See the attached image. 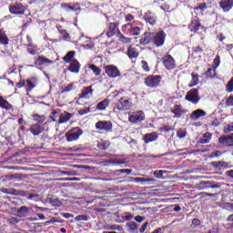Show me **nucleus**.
<instances>
[{
	"mask_svg": "<svg viewBox=\"0 0 233 233\" xmlns=\"http://www.w3.org/2000/svg\"><path fill=\"white\" fill-rule=\"evenodd\" d=\"M132 108V101L127 97H121L114 107L115 112H125Z\"/></svg>",
	"mask_w": 233,
	"mask_h": 233,
	"instance_id": "f257e3e1",
	"label": "nucleus"
},
{
	"mask_svg": "<svg viewBox=\"0 0 233 233\" xmlns=\"http://www.w3.org/2000/svg\"><path fill=\"white\" fill-rule=\"evenodd\" d=\"M186 101L192 103L193 105H198L201 100V96H199V91L197 88L190 89L186 96Z\"/></svg>",
	"mask_w": 233,
	"mask_h": 233,
	"instance_id": "f03ea898",
	"label": "nucleus"
},
{
	"mask_svg": "<svg viewBox=\"0 0 233 233\" xmlns=\"http://www.w3.org/2000/svg\"><path fill=\"white\" fill-rule=\"evenodd\" d=\"M167 39V33L165 31H158L151 36V41L157 46H163L165 40Z\"/></svg>",
	"mask_w": 233,
	"mask_h": 233,
	"instance_id": "7ed1b4c3",
	"label": "nucleus"
},
{
	"mask_svg": "<svg viewBox=\"0 0 233 233\" xmlns=\"http://www.w3.org/2000/svg\"><path fill=\"white\" fill-rule=\"evenodd\" d=\"M81 136H83V129L80 127H73L66 134V137L69 142L77 141Z\"/></svg>",
	"mask_w": 233,
	"mask_h": 233,
	"instance_id": "20e7f679",
	"label": "nucleus"
},
{
	"mask_svg": "<svg viewBox=\"0 0 233 233\" xmlns=\"http://www.w3.org/2000/svg\"><path fill=\"white\" fill-rule=\"evenodd\" d=\"M161 76H148L145 78V85L149 88H156L161 84Z\"/></svg>",
	"mask_w": 233,
	"mask_h": 233,
	"instance_id": "39448f33",
	"label": "nucleus"
},
{
	"mask_svg": "<svg viewBox=\"0 0 233 233\" xmlns=\"http://www.w3.org/2000/svg\"><path fill=\"white\" fill-rule=\"evenodd\" d=\"M128 121L129 123H134L135 125H137V123H141V121H145V112L139 110L129 113Z\"/></svg>",
	"mask_w": 233,
	"mask_h": 233,
	"instance_id": "423d86ee",
	"label": "nucleus"
},
{
	"mask_svg": "<svg viewBox=\"0 0 233 233\" xmlns=\"http://www.w3.org/2000/svg\"><path fill=\"white\" fill-rule=\"evenodd\" d=\"M105 72L107 76V77H112L115 79V77H119L121 76V71H119V68L114 65H107L105 66Z\"/></svg>",
	"mask_w": 233,
	"mask_h": 233,
	"instance_id": "0eeeda50",
	"label": "nucleus"
},
{
	"mask_svg": "<svg viewBox=\"0 0 233 233\" xmlns=\"http://www.w3.org/2000/svg\"><path fill=\"white\" fill-rule=\"evenodd\" d=\"M25 10L26 8H25V5H23V4L16 3L9 5L10 14H13L15 15H23Z\"/></svg>",
	"mask_w": 233,
	"mask_h": 233,
	"instance_id": "6e6552de",
	"label": "nucleus"
},
{
	"mask_svg": "<svg viewBox=\"0 0 233 233\" xmlns=\"http://www.w3.org/2000/svg\"><path fill=\"white\" fill-rule=\"evenodd\" d=\"M162 63L167 70H174L176 68V59L170 55L164 56Z\"/></svg>",
	"mask_w": 233,
	"mask_h": 233,
	"instance_id": "1a4fd4ad",
	"label": "nucleus"
},
{
	"mask_svg": "<svg viewBox=\"0 0 233 233\" xmlns=\"http://www.w3.org/2000/svg\"><path fill=\"white\" fill-rule=\"evenodd\" d=\"M197 190H207V188H219L217 184H212V181L202 180L197 184Z\"/></svg>",
	"mask_w": 233,
	"mask_h": 233,
	"instance_id": "9d476101",
	"label": "nucleus"
},
{
	"mask_svg": "<svg viewBox=\"0 0 233 233\" xmlns=\"http://www.w3.org/2000/svg\"><path fill=\"white\" fill-rule=\"evenodd\" d=\"M122 30H126L130 35H139L141 29L138 26H134L128 23L123 25Z\"/></svg>",
	"mask_w": 233,
	"mask_h": 233,
	"instance_id": "9b49d317",
	"label": "nucleus"
},
{
	"mask_svg": "<svg viewBox=\"0 0 233 233\" xmlns=\"http://www.w3.org/2000/svg\"><path fill=\"white\" fill-rule=\"evenodd\" d=\"M96 130H106V132H112V122L110 121H98L96 124Z\"/></svg>",
	"mask_w": 233,
	"mask_h": 233,
	"instance_id": "f8f14e48",
	"label": "nucleus"
},
{
	"mask_svg": "<svg viewBox=\"0 0 233 233\" xmlns=\"http://www.w3.org/2000/svg\"><path fill=\"white\" fill-rule=\"evenodd\" d=\"M218 143H220V145H227V147H233V133L220 137Z\"/></svg>",
	"mask_w": 233,
	"mask_h": 233,
	"instance_id": "ddd939ff",
	"label": "nucleus"
},
{
	"mask_svg": "<svg viewBox=\"0 0 233 233\" xmlns=\"http://www.w3.org/2000/svg\"><path fill=\"white\" fill-rule=\"evenodd\" d=\"M127 56L129 59H136L139 56V46H130L127 48Z\"/></svg>",
	"mask_w": 233,
	"mask_h": 233,
	"instance_id": "4468645a",
	"label": "nucleus"
},
{
	"mask_svg": "<svg viewBox=\"0 0 233 233\" xmlns=\"http://www.w3.org/2000/svg\"><path fill=\"white\" fill-rule=\"evenodd\" d=\"M201 26V23H199V18L195 16L192 18L191 23L188 25V29L190 32H198Z\"/></svg>",
	"mask_w": 233,
	"mask_h": 233,
	"instance_id": "2eb2a0df",
	"label": "nucleus"
},
{
	"mask_svg": "<svg viewBox=\"0 0 233 233\" xmlns=\"http://www.w3.org/2000/svg\"><path fill=\"white\" fill-rule=\"evenodd\" d=\"M144 19L145 21H147V23H148L151 25H156L157 21V16H156V14L147 11L145 15H144Z\"/></svg>",
	"mask_w": 233,
	"mask_h": 233,
	"instance_id": "dca6fc26",
	"label": "nucleus"
},
{
	"mask_svg": "<svg viewBox=\"0 0 233 233\" xmlns=\"http://www.w3.org/2000/svg\"><path fill=\"white\" fill-rule=\"evenodd\" d=\"M73 116L74 115H72V113L64 111L63 113H61L59 115L58 124L63 125L65 123H68V121H70V119H72Z\"/></svg>",
	"mask_w": 233,
	"mask_h": 233,
	"instance_id": "f3484780",
	"label": "nucleus"
},
{
	"mask_svg": "<svg viewBox=\"0 0 233 233\" xmlns=\"http://www.w3.org/2000/svg\"><path fill=\"white\" fill-rule=\"evenodd\" d=\"M171 112H172V114H175V117H181V116H183V114H187V112H188V110L183 108L179 105H175L174 108L171 110Z\"/></svg>",
	"mask_w": 233,
	"mask_h": 233,
	"instance_id": "a211bd4d",
	"label": "nucleus"
},
{
	"mask_svg": "<svg viewBox=\"0 0 233 233\" xmlns=\"http://www.w3.org/2000/svg\"><path fill=\"white\" fill-rule=\"evenodd\" d=\"M219 6L222 8L223 12H228L232 9L233 0H220Z\"/></svg>",
	"mask_w": 233,
	"mask_h": 233,
	"instance_id": "6ab92c4d",
	"label": "nucleus"
},
{
	"mask_svg": "<svg viewBox=\"0 0 233 233\" xmlns=\"http://www.w3.org/2000/svg\"><path fill=\"white\" fill-rule=\"evenodd\" d=\"M117 23H109L108 25V32H106L107 37H112V35H116L119 32V28L117 27Z\"/></svg>",
	"mask_w": 233,
	"mask_h": 233,
	"instance_id": "aec40b11",
	"label": "nucleus"
},
{
	"mask_svg": "<svg viewBox=\"0 0 233 233\" xmlns=\"http://www.w3.org/2000/svg\"><path fill=\"white\" fill-rule=\"evenodd\" d=\"M205 116H207V112L202 109H197L191 113L190 119L193 121H198L199 117H205Z\"/></svg>",
	"mask_w": 233,
	"mask_h": 233,
	"instance_id": "412c9836",
	"label": "nucleus"
},
{
	"mask_svg": "<svg viewBox=\"0 0 233 233\" xmlns=\"http://www.w3.org/2000/svg\"><path fill=\"white\" fill-rule=\"evenodd\" d=\"M80 68H81V64H79V61L74 59L71 61L68 70L69 72H73L74 74H79Z\"/></svg>",
	"mask_w": 233,
	"mask_h": 233,
	"instance_id": "4be33fe9",
	"label": "nucleus"
},
{
	"mask_svg": "<svg viewBox=\"0 0 233 233\" xmlns=\"http://www.w3.org/2000/svg\"><path fill=\"white\" fill-rule=\"evenodd\" d=\"M157 133L153 132V133H147L143 137V140L145 143H152L153 141H157Z\"/></svg>",
	"mask_w": 233,
	"mask_h": 233,
	"instance_id": "5701e85b",
	"label": "nucleus"
},
{
	"mask_svg": "<svg viewBox=\"0 0 233 233\" xmlns=\"http://www.w3.org/2000/svg\"><path fill=\"white\" fill-rule=\"evenodd\" d=\"M212 139V134L209 132L205 133L202 137H199V140L197 142L198 145H207L210 143Z\"/></svg>",
	"mask_w": 233,
	"mask_h": 233,
	"instance_id": "b1692460",
	"label": "nucleus"
},
{
	"mask_svg": "<svg viewBox=\"0 0 233 233\" xmlns=\"http://www.w3.org/2000/svg\"><path fill=\"white\" fill-rule=\"evenodd\" d=\"M62 8L66 12H77L81 10V7L79 6V4H75L74 5H70L68 4H62Z\"/></svg>",
	"mask_w": 233,
	"mask_h": 233,
	"instance_id": "393cba45",
	"label": "nucleus"
},
{
	"mask_svg": "<svg viewBox=\"0 0 233 233\" xmlns=\"http://www.w3.org/2000/svg\"><path fill=\"white\" fill-rule=\"evenodd\" d=\"M29 130L33 136H39V134L43 132V127L39 124H34L31 126Z\"/></svg>",
	"mask_w": 233,
	"mask_h": 233,
	"instance_id": "a878e982",
	"label": "nucleus"
},
{
	"mask_svg": "<svg viewBox=\"0 0 233 233\" xmlns=\"http://www.w3.org/2000/svg\"><path fill=\"white\" fill-rule=\"evenodd\" d=\"M150 41H152V35L150 33H145L140 40H139V43L140 45H148V43H150Z\"/></svg>",
	"mask_w": 233,
	"mask_h": 233,
	"instance_id": "bb28decb",
	"label": "nucleus"
},
{
	"mask_svg": "<svg viewBox=\"0 0 233 233\" xmlns=\"http://www.w3.org/2000/svg\"><path fill=\"white\" fill-rule=\"evenodd\" d=\"M25 86H28L27 92H31V90H34L35 88V84L37 83V78L33 77L31 79H27L25 81Z\"/></svg>",
	"mask_w": 233,
	"mask_h": 233,
	"instance_id": "cd10ccee",
	"label": "nucleus"
},
{
	"mask_svg": "<svg viewBox=\"0 0 233 233\" xmlns=\"http://www.w3.org/2000/svg\"><path fill=\"white\" fill-rule=\"evenodd\" d=\"M108 105H110V100L106 98L96 105V110H106Z\"/></svg>",
	"mask_w": 233,
	"mask_h": 233,
	"instance_id": "c85d7f7f",
	"label": "nucleus"
},
{
	"mask_svg": "<svg viewBox=\"0 0 233 233\" xmlns=\"http://www.w3.org/2000/svg\"><path fill=\"white\" fill-rule=\"evenodd\" d=\"M126 227H127V230L131 233H136L138 228V225L134 221L127 222L126 224Z\"/></svg>",
	"mask_w": 233,
	"mask_h": 233,
	"instance_id": "c756f323",
	"label": "nucleus"
},
{
	"mask_svg": "<svg viewBox=\"0 0 233 233\" xmlns=\"http://www.w3.org/2000/svg\"><path fill=\"white\" fill-rule=\"evenodd\" d=\"M9 40L8 36L6 35V33L3 29H0V45H4V46H6L8 45Z\"/></svg>",
	"mask_w": 233,
	"mask_h": 233,
	"instance_id": "7c9ffc66",
	"label": "nucleus"
},
{
	"mask_svg": "<svg viewBox=\"0 0 233 233\" xmlns=\"http://www.w3.org/2000/svg\"><path fill=\"white\" fill-rule=\"evenodd\" d=\"M191 77V81L188 85L189 88L197 86V85H198L199 83V76H198V74L192 73Z\"/></svg>",
	"mask_w": 233,
	"mask_h": 233,
	"instance_id": "2f4dec72",
	"label": "nucleus"
},
{
	"mask_svg": "<svg viewBox=\"0 0 233 233\" xmlns=\"http://www.w3.org/2000/svg\"><path fill=\"white\" fill-rule=\"evenodd\" d=\"M0 108H4L5 110H12V105L9 104L6 99H4L3 96H0Z\"/></svg>",
	"mask_w": 233,
	"mask_h": 233,
	"instance_id": "473e14b6",
	"label": "nucleus"
},
{
	"mask_svg": "<svg viewBox=\"0 0 233 233\" xmlns=\"http://www.w3.org/2000/svg\"><path fill=\"white\" fill-rule=\"evenodd\" d=\"M93 92L94 89H92V86H86L82 90L81 97L88 98L92 96Z\"/></svg>",
	"mask_w": 233,
	"mask_h": 233,
	"instance_id": "72a5a7b5",
	"label": "nucleus"
},
{
	"mask_svg": "<svg viewBox=\"0 0 233 233\" xmlns=\"http://www.w3.org/2000/svg\"><path fill=\"white\" fill-rule=\"evenodd\" d=\"M110 147V142L106 140H101L97 143V148L100 150H107Z\"/></svg>",
	"mask_w": 233,
	"mask_h": 233,
	"instance_id": "f704fd0d",
	"label": "nucleus"
},
{
	"mask_svg": "<svg viewBox=\"0 0 233 233\" xmlns=\"http://www.w3.org/2000/svg\"><path fill=\"white\" fill-rule=\"evenodd\" d=\"M1 192H3V194H9L10 196H19V191L15 188H2Z\"/></svg>",
	"mask_w": 233,
	"mask_h": 233,
	"instance_id": "c9c22d12",
	"label": "nucleus"
},
{
	"mask_svg": "<svg viewBox=\"0 0 233 233\" xmlns=\"http://www.w3.org/2000/svg\"><path fill=\"white\" fill-rule=\"evenodd\" d=\"M134 181H136V183H154L156 179L145 178V177H135Z\"/></svg>",
	"mask_w": 233,
	"mask_h": 233,
	"instance_id": "e433bc0d",
	"label": "nucleus"
},
{
	"mask_svg": "<svg viewBox=\"0 0 233 233\" xmlns=\"http://www.w3.org/2000/svg\"><path fill=\"white\" fill-rule=\"evenodd\" d=\"M76 56V51H69L65 56L64 61L66 63H70L72 59H74V56Z\"/></svg>",
	"mask_w": 233,
	"mask_h": 233,
	"instance_id": "4c0bfd02",
	"label": "nucleus"
},
{
	"mask_svg": "<svg viewBox=\"0 0 233 233\" xmlns=\"http://www.w3.org/2000/svg\"><path fill=\"white\" fill-rule=\"evenodd\" d=\"M75 87H76V83H71L66 86L63 87L61 94H66V92H72V90H74Z\"/></svg>",
	"mask_w": 233,
	"mask_h": 233,
	"instance_id": "58836bf2",
	"label": "nucleus"
},
{
	"mask_svg": "<svg viewBox=\"0 0 233 233\" xmlns=\"http://www.w3.org/2000/svg\"><path fill=\"white\" fill-rule=\"evenodd\" d=\"M45 63H52V60L44 56H38V58L35 60V65H45Z\"/></svg>",
	"mask_w": 233,
	"mask_h": 233,
	"instance_id": "ea45409f",
	"label": "nucleus"
},
{
	"mask_svg": "<svg viewBox=\"0 0 233 233\" xmlns=\"http://www.w3.org/2000/svg\"><path fill=\"white\" fill-rule=\"evenodd\" d=\"M213 165L217 168H227L228 167V164L227 162H224V161L213 162Z\"/></svg>",
	"mask_w": 233,
	"mask_h": 233,
	"instance_id": "a19ab883",
	"label": "nucleus"
},
{
	"mask_svg": "<svg viewBox=\"0 0 233 233\" xmlns=\"http://www.w3.org/2000/svg\"><path fill=\"white\" fill-rule=\"evenodd\" d=\"M206 77H214L216 76V67H209L206 73H205Z\"/></svg>",
	"mask_w": 233,
	"mask_h": 233,
	"instance_id": "79ce46f5",
	"label": "nucleus"
},
{
	"mask_svg": "<svg viewBox=\"0 0 233 233\" xmlns=\"http://www.w3.org/2000/svg\"><path fill=\"white\" fill-rule=\"evenodd\" d=\"M17 214L20 216V217H23V216H26V214H28V208L23 206L21 208H19L17 209Z\"/></svg>",
	"mask_w": 233,
	"mask_h": 233,
	"instance_id": "37998d69",
	"label": "nucleus"
},
{
	"mask_svg": "<svg viewBox=\"0 0 233 233\" xmlns=\"http://www.w3.org/2000/svg\"><path fill=\"white\" fill-rule=\"evenodd\" d=\"M89 68L94 72L95 76H101V68L97 67V66L90 65Z\"/></svg>",
	"mask_w": 233,
	"mask_h": 233,
	"instance_id": "c03bdc74",
	"label": "nucleus"
},
{
	"mask_svg": "<svg viewBox=\"0 0 233 233\" xmlns=\"http://www.w3.org/2000/svg\"><path fill=\"white\" fill-rule=\"evenodd\" d=\"M230 132H233V122H231L229 124H226L224 126V133L230 134Z\"/></svg>",
	"mask_w": 233,
	"mask_h": 233,
	"instance_id": "a18cd8bd",
	"label": "nucleus"
},
{
	"mask_svg": "<svg viewBox=\"0 0 233 233\" xmlns=\"http://www.w3.org/2000/svg\"><path fill=\"white\" fill-rule=\"evenodd\" d=\"M163 174H167V171H165V170H156L154 172L155 177H157L158 179H161L163 177Z\"/></svg>",
	"mask_w": 233,
	"mask_h": 233,
	"instance_id": "49530a36",
	"label": "nucleus"
},
{
	"mask_svg": "<svg viewBox=\"0 0 233 233\" xmlns=\"http://www.w3.org/2000/svg\"><path fill=\"white\" fill-rule=\"evenodd\" d=\"M227 92H233V77L228 82L226 86Z\"/></svg>",
	"mask_w": 233,
	"mask_h": 233,
	"instance_id": "de8ad7c7",
	"label": "nucleus"
},
{
	"mask_svg": "<svg viewBox=\"0 0 233 233\" xmlns=\"http://www.w3.org/2000/svg\"><path fill=\"white\" fill-rule=\"evenodd\" d=\"M208 6L205 3L200 4L199 5L194 7V10H200V12H205Z\"/></svg>",
	"mask_w": 233,
	"mask_h": 233,
	"instance_id": "09e8293b",
	"label": "nucleus"
},
{
	"mask_svg": "<svg viewBox=\"0 0 233 233\" xmlns=\"http://www.w3.org/2000/svg\"><path fill=\"white\" fill-rule=\"evenodd\" d=\"M177 136L179 137V139H183V137H187V131L185 129H179L177 132Z\"/></svg>",
	"mask_w": 233,
	"mask_h": 233,
	"instance_id": "8fccbe9b",
	"label": "nucleus"
},
{
	"mask_svg": "<svg viewBox=\"0 0 233 233\" xmlns=\"http://www.w3.org/2000/svg\"><path fill=\"white\" fill-rule=\"evenodd\" d=\"M35 121H38V123H43L45 121V116H39L38 114H35L33 116Z\"/></svg>",
	"mask_w": 233,
	"mask_h": 233,
	"instance_id": "3c124183",
	"label": "nucleus"
},
{
	"mask_svg": "<svg viewBox=\"0 0 233 233\" xmlns=\"http://www.w3.org/2000/svg\"><path fill=\"white\" fill-rule=\"evenodd\" d=\"M119 39H120L121 43H125V44L132 43V39H130L123 35H120Z\"/></svg>",
	"mask_w": 233,
	"mask_h": 233,
	"instance_id": "603ef678",
	"label": "nucleus"
},
{
	"mask_svg": "<svg viewBox=\"0 0 233 233\" xmlns=\"http://www.w3.org/2000/svg\"><path fill=\"white\" fill-rule=\"evenodd\" d=\"M200 225H201V220H199L198 218H194L192 220L191 228H196V227H199Z\"/></svg>",
	"mask_w": 233,
	"mask_h": 233,
	"instance_id": "864d4df0",
	"label": "nucleus"
},
{
	"mask_svg": "<svg viewBox=\"0 0 233 233\" xmlns=\"http://www.w3.org/2000/svg\"><path fill=\"white\" fill-rule=\"evenodd\" d=\"M28 54H31V56H39V49H34V48H27Z\"/></svg>",
	"mask_w": 233,
	"mask_h": 233,
	"instance_id": "5fc2aeb1",
	"label": "nucleus"
},
{
	"mask_svg": "<svg viewBox=\"0 0 233 233\" xmlns=\"http://www.w3.org/2000/svg\"><path fill=\"white\" fill-rule=\"evenodd\" d=\"M90 112V107H84L78 110L79 116H85V114H88Z\"/></svg>",
	"mask_w": 233,
	"mask_h": 233,
	"instance_id": "6e6d98bb",
	"label": "nucleus"
},
{
	"mask_svg": "<svg viewBox=\"0 0 233 233\" xmlns=\"http://www.w3.org/2000/svg\"><path fill=\"white\" fill-rule=\"evenodd\" d=\"M141 65H142L143 70H145L146 72H150V67H148V63L147 61L143 60L141 62Z\"/></svg>",
	"mask_w": 233,
	"mask_h": 233,
	"instance_id": "4d7b16f0",
	"label": "nucleus"
},
{
	"mask_svg": "<svg viewBox=\"0 0 233 233\" xmlns=\"http://www.w3.org/2000/svg\"><path fill=\"white\" fill-rule=\"evenodd\" d=\"M123 218L125 221H130L134 218V215H132L130 212H126Z\"/></svg>",
	"mask_w": 233,
	"mask_h": 233,
	"instance_id": "13d9d810",
	"label": "nucleus"
},
{
	"mask_svg": "<svg viewBox=\"0 0 233 233\" xmlns=\"http://www.w3.org/2000/svg\"><path fill=\"white\" fill-rule=\"evenodd\" d=\"M223 153L220 150H216L210 154L209 157H219Z\"/></svg>",
	"mask_w": 233,
	"mask_h": 233,
	"instance_id": "bf43d9fd",
	"label": "nucleus"
},
{
	"mask_svg": "<svg viewBox=\"0 0 233 233\" xmlns=\"http://www.w3.org/2000/svg\"><path fill=\"white\" fill-rule=\"evenodd\" d=\"M226 106H233V96H230L226 100Z\"/></svg>",
	"mask_w": 233,
	"mask_h": 233,
	"instance_id": "052dcab7",
	"label": "nucleus"
},
{
	"mask_svg": "<svg viewBox=\"0 0 233 233\" xmlns=\"http://www.w3.org/2000/svg\"><path fill=\"white\" fill-rule=\"evenodd\" d=\"M213 63H214V66H215V67H213V68L217 69L218 66H219V64H220L219 56H217L215 57Z\"/></svg>",
	"mask_w": 233,
	"mask_h": 233,
	"instance_id": "680f3d73",
	"label": "nucleus"
},
{
	"mask_svg": "<svg viewBox=\"0 0 233 233\" xmlns=\"http://www.w3.org/2000/svg\"><path fill=\"white\" fill-rule=\"evenodd\" d=\"M88 218L83 215H79L76 217V221H87Z\"/></svg>",
	"mask_w": 233,
	"mask_h": 233,
	"instance_id": "e2e57ef3",
	"label": "nucleus"
},
{
	"mask_svg": "<svg viewBox=\"0 0 233 233\" xmlns=\"http://www.w3.org/2000/svg\"><path fill=\"white\" fill-rule=\"evenodd\" d=\"M135 221H137V223H143V221H145V217L137 216L135 217Z\"/></svg>",
	"mask_w": 233,
	"mask_h": 233,
	"instance_id": "0e129e2a",
	"label": "nucleus"
},
{
	"mask_svg": "<svg viewBox=\"0 0 233 233\" xmlns=\"http://www.w3.org/2000/svg\"><path fill=\"white\" fill-rule=\"evenodd\" d=\"M147 227H148V222H146L142 225V227L139 228V232L144 233L145 230H147Z\"/></svg>",
	"mask_w": 233,
	"mask_h": 233,
	"instance_id": "69168bd1",
	"label": "nucleus"
},
{
	"mask_svg": "<svg viewBox=\"0 0 233 233\" xmlns=\"http://www.w3.org/2000/svg\"><path fill=\"white\" fill-rule=\"evenodd\" d=\"M131 21H134V15L128 14L126 15V22L130 23Z\"/></svg>",
	"mask_w": 233,
	"mask_h": 233,
	"instance_id": "338daca9",
	"label": "nucleus"
},
{
	"mask_svg": "<svg viewBox=\"0 0 233 233\" xmlns=\"http://www.w3.org/2000/svg\"><path fill=\"white\" fill-rule=\"evenodd\" d=\"M227 221L231 223V228H233V214L229 215L227 218Z\"/></svg>",
	"mask_w": 233,
	"mask_h": 233,
	"instance_id": "774afa93",
	"label": "nucleus"
}]
</instances>
